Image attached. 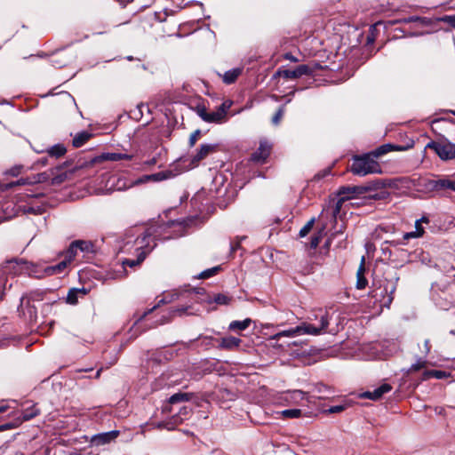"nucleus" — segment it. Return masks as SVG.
I'll list each match as a JSON object with an SVG mask.
<instances>
[{
  "mask_svg": "<svg viewBox=\"0 0 455 455\" xmlns=\"http://www.w3.org/2000/svg\"><path fill=\"white\" fill-rule=\"evenodd\" d=\"M16 427H17V425L13 424V423L3 424V425H0V431H4V430H7V429H12V428H14Z\"/></svg>",
  "mask_w": 455,
  "mask_h": 455,
  "instance_id": "57",
  "label": "nucleus"
},
{
  "mask_svg": "<svg viewBox=\"0 0 455 455\" xmlns=\"http://www.w3.org/2000/svg\"><path fill=\"white\" fill-rule=\"evenodd\" d=\"M85 295L86 290L85 289H76L73 288L70 289L68 292L66 302L70 305H76L78 302V295Z\"/></svg>",
  "mask_w": 455,
  "mask_h": 455,
  "instance_id": "22",
  "label": "nucleus"
},
{
  "mask_svg": "<svg viewBox=\"0 0 455 455\" xmlns=\"http://www.w3.org/2000/svg\"><path fill=\"white\" fill-rule=\"evenodd\" d=\"M315 219L312 218L310 220L307 222V224L299 230V236L304 237L306 236L313 228L315 224Z\"/></svg>",
  "mask_w": 455,
  "mask_h": 455,
  "instance_id": "42",
  "label": "nucleus"
},
{
  "mask_svg": "<svg viewBox=\"0 0 455 455\" xmlns=\"http://www.w3.org/2000/svg\"><path fill=\"white\" fill-rule=\"evenodd\" d=\"M288 398L296 403H299L304 400H307V393L301 390H292L288 392Z\"/></svg>",
  "mask_w": 455,
  "mask_h": 455,
  "instance_id": "31",
  "label": "nucleus"
},
{
  "mask_svg": "<svg viewBox=\"0 0 455 455\" xmlns=\"http://www.w3.org/2000/svg\"><path fill=\"white\" fill-rule=\"evenodd\" d=\"M272 144L266 139L260 140L258 149L251 156V161L256 164H264L270 156Z\"/></svg>",
  "mask_w": 455,
  "mask_h": 455,
  "instance_id": "8",
  "label": "nucleus"
},
{
  "mask_svg": "<svg viewBox=\"0 0 455 455\" xmlns=\"http://www.w3.org/2000/svg\"><path fill=\"white\" fill-rule=\"evenodd\" d=\"M318 68V65L302 64L296 67L294 69H279L276 75L287 79H297L302 76H311Z\"/></svg>",
  "mask_w": 455,
  "mask_h": 455,
  "instance_id": "5",
  "label": "nucleus"
},
{
  "mask_svg": "<svg viewBox=\"0 0 455 455\" xmlns=\"http://www.w3.org/2000/svg\"><path fill=\"white\" fill-rule=\"evenodd\" d=\"M133 158L132 155L122 154V153H103L98 156L92 158L89 162L90 166H93L97 164L105 162V161H112L117 162L122 160L130 161Z\"/></svg>",
  "mask_w": 455,
  "mask_h": 455,
  "instance_id": "9",
  "label": "nucleus"
},
{
  "mask_svg": "<svg viewBox=\"0 0 455 455\" xmlns=\"http://www.w3.org/2000/svg\"><path fill=\"white\" fill-rule=\"evenodd\" d=\"M331 169L330 167L326 168V169L317 172L315 175L314 179L316 180H319L324 178L325 176L329 175L331 173Z\"/></svg>",
  "mask_w": 455,
  "mask_h": 455,
  "instance_id": "49",
  "label": "nucleus"
},
{
  "mask_svg": "<svg viewBox=\"0 0 455 455\" xmlns=\"http://www.w3.org/2000/svg\"><path fill=\"white\" fill-rule=\"evenodd\" d=\"M242 72H243V68H235L228 70L222 76V80L225 84H231L238 78L239 76H241Z\"/></svg>",
  "mask_w": 455,
  "mask_h": 455,
  "instance_id": "21",
  "label": "nucleus"
},
{
  "mask_svg": "<svg viewBox=\"0 0 455 455\" xmlns=\"http://www.w3.org/2000/svg\"><path fill=\"white\" fill-rule=\"evenodd\" d=\"M419 237H421V236L418 235L415 230L411 231V232H406L403 235V238L405 241L412 239V238H419Z\"/></svg>",
  "mask_w": 455,
  "mask_h": 455,
  "instance_id": "51",
  "label": "nucleus"
},
{
  "mask_svg": "<svg viewBox=\"0 0 455 455\" xmlns=\"http://www.w3.org/2000/svg\"><path fill=\"white\" fill-rule=\"evenodd\" d=\"M392 390V386L388 383H384L379 387L375 388L373 391H367L363 394V397L377 401L380 399L383 395L390 392Z\"/></svg>",
  "mask_w": 455,
  "mask_h": 455,
  "instance_id": "13",
  "label": "nucleus"
},
{
  "mask_svg": "<svg viewBox=\"0 0 455 455\" xmlns=\"http://www.w3.org/2000/svg\"><path fill=\"white\" fill-rule=\"evenodd\" d=\"M329 325V314L328 312H322L320 315V324L315 326L312 323H302L300 325H298L294 328H291L289 330L279 331L270 337L271 340H278L282 337L293 338L302 334H309V335H319L323 331H325Z\"/></svg>",
  "mask_w": 455,
  "mask_h": 455,
  "instance_id": "1",
  "label": "nucleus"
},
{
  "mask_svg": "<svg viewBox=\"0 0 455 455\" xmlns=\"http://www.w3.org/2000/svg\"><path fill=\"white\" fill-rule=\"evenodd\" d=\"M314 271V266L313 264H307V266H305L301 270L300 272L303 274V275H309L311 273H313Z\"/></svg>",
  "mask_w": 455,
  "mask_h": 455,
  "instance_id": "53",
  "label": "nucleus"
},
{
  "mask_svg": "<svg viewBox=\"0 0 455 455\" xmlns=\"http://www.w3.org/2000/svg\"><path fill=\"white\" fill-rule=\"evenodd\" d=\"M363 191H366V188L363 187H341L339 189V195L362 193Z\"/></svg>",
  "mask_w": 455,
  "mask_h": 455,
  "instance_id": "38",
  "label": "nucleus"
},
{
  "mask_svg": "<svg viewBox=\"0 0 455 455\" xmlns=\"http://www.w3.org/2000/svg\"><path fill=\"white\" fill-rule=\"evenodd\" d=\"M93 134L87 131H83L75 135L72 140V145L75 148H80L84 146L90 139H92Z\"/></svg>",
  "mask_w": 455,
  "mask_h": 455,
  "instance_id": "18",
  "label": "nucleus"
},
{
  "mask_svg": "<svg viewBox=\"0 0 455 455\" xmlns=\"http://www.w3.org/2000/svg\"><path fill=\"white\" fill-rule=\"evenodd\" d=\"M392 24L397 23H418L419 25L425 27L432 24V21L429 18L420 17V16H410L408 18H403L400 20H395L391 22Z\"/></svg>",
  "mask_w": 455,
  "mask_h": 455,
  "instance_id": "16",
  "label": "nucleus"
},
{
  "mask_svg": "<svg viewBox=\"0 0 455 455\" xmlns=\"http://www.w3.org/2000/svg\"><path fill=\"white\" fill-rule=\"evenodd\" d=\"M120 432L112 430L109 432L100 433L94 435L91 438V443L94 446H101L115 441L119 435Z\"/></svg>",
  "mask_w": 455,
  "mask_h": 455,
  "instance_id": "11",
  "label": "nucleus"
},
{
  "mask_svg": "<svg viewBox=\"0 0 455 455\" xmlns=\"http://www.w3.org/2000/svg\"><path fill=\"white\" fill-rule=\"evenodd\" d=\"M149 176H150V174L142 176V177L138 180V183H144V182H147V181H151V179H149V178H148Z\"/></svg>",
  "mask_w": 455,
  "mask_h": 455,
  "instance_id": "60",
  "label": "nucleus"
},
{
  "mask_svg": "<svg viewBox=\"0 0 455 455\" xmlns=\"http://www.w3.org/2000/svg\"><path fill=\"white\" fill-rule=\"evenodd\" d=\"M189 399H190V395L189 394L180 392V393H176V394L172 395L169 398V403L171 404H175V403H179L188 401Z\"/></svg>",
  "mask_w": 455,
  "mask_h": 455,
  "instance_id": "35",
  "label": "nucleus"
},
{
  "mask_svg": "<svg viewBox=\"0 0 455 455\" xmlns=\"http://www.w3.org/2000/svg\"><path fill=\"white\" fill-rule=\"evenodd\" d=\"M77 251V247H73L72 242L66 252V259L70 262L76 257Z\"/></svg>",
  "mask_w": 455,
  "mask_h": 455,
  "instance_id": "44",
  "label": "nucleus"
},
{
  "mask_svg": "<svg viewBox=\"0 0 455 455\" xmlns=\"http://www.w3.org/2000/svg\"><path fill=\"white\" fill-rule=\"evenodd\" d=\"M339 212V206L337 204L335 209L331 213V219L336 222L337 221V214Z\"/></svg>",
  "mask_w": 455,
  "mask_h": 455,
  "instance_id": "58",
  "label": "nucleus"
},
{
  "mask_svg": "<svg viewBox=\"0 0 455 455\" xmlns=\"http://www.w3.org/2000/svg\"><path fill=\"white\" fill-rule=\"evenodd\" d=\"M174 176H175V173L172 171L167 170V171L159 172L156 173L150 174V176L148 178L151 179V181L157 182V181H162V180H165L173 178Z\"/></svg>",
  "mask_w": 455,
  "mask_h": 455,
  "instance_id": "24",
  "label": "nucleus"
},
{
  "mask_svg": "<svg viewBox=\"0 0 455 455\" xmlns=\"http://www.w3.org/2000/svg\"><path fill=\"white\" fill-rule=\"evenodd\" d=\"M350 171L358 176L382 172L379 164L375 160L371 152L363 156H355L353 158Z\"/></svg>",
  "mask_w": 455,
  "mask_h": 455,
  "instance_id": "2",
  "label": "nucleus"
},
{
  "mask_svg": "<svg viewBox=\"0 0 455 455\" xmlns=\"http://www.w3.org/2000/svg\"><path fill=\"white\" fill-rule=\"evenodd\" d=\"M39 413H40L39 409L36 408V406L35 404L31 405L30 407H28L23 410L22 414H21L22 421L30 420V419H34L35 417H36Z\"/></svg>",
  "mask_w": 455,
  "mask_h": 455,
  "instance_id": "28",
  "label": "nucleus"
},
{
  "mask_svg": "<svg viewBox=\"0 0 455 455\" xmlns=\"http://www.w3.org/2000/svg\"><path fill=\"white\" fill-rule=\"evenodd\" d=\"M285 60H290L291 61H297V59L293 57L291 53H286L284 56Z\"/></svg>",
  "mask_w": 455,
  "mask_h": 455,
  "instance_id": "63",
  "label": "nucleus"
},
{
  "mask_svg": "<svg viewBox=\"0 0 455 455\" xmlns=\"http://www.w3.org/2000/svg\"><path fill=\"white\" fill-rule=\"evenodd\" d=\"M4 295V292L3 282L0 281V301L3 299Z\"/></svg>",
  "mask_w": 455,
  "mask_h": 455,
  "instance_id": "64",
  "label": "nucleus"
},
{
  "mask_svg": "<svg viewBox=\"0 0 455 455\" xmlns=\"http://www.w3.org/2000/svg\"><path fill=\"white\" fill-rule=\"evenodd\" d=\"M426 148L435 151V153L443 161L455 160V144L448 140L445 141H429Z\"/></svg>",
  "mask_w": 455,
  "mask_h": 455,
  "instance_id": "4",
  "label": "nucleus"
},
{
  "mask_svg": "<svg viewBox=\"0 0 455 455\" xmlns=\"http://www.w3.org/2000/svg\"><path fill=\"white\" fill-rule=\"evenodd\" d=\"M398 279H399V278H398V277H396V278H395V282H392V283H390V285H389V284H387V285L384 287V291H385V292L387 294V300H385V302H384V303H385V305H386V306H387V307L392 303V301H393V299H394V296H393V294H394V292H395V290H396V283H397Z\"/></svg>",
  "mask_w": 455,
  "mask_h": 455,
  "instance_id": "27",
  "label": "nucleus"
},
{
  "mask_svg": "<svg viewBox=\"0 0 455 455\" xmlns=\"http://www.w3.org/2000/svg\"><path fill=\"white\" fill-rule=\"evenodd\" d=\"M66 152L67 148L63 144H56L47 150L49 156L55 158H60L66 154Z\"/></svg>",
  "mask_w": 455,
  "mask_h": 455,
  "instance_id": "25",
  "label": "nucleus"
},
{
  "mask_svg": "<svg viewBox=\"0 0 455 455\" xmlns=\"http://www.w3.org/2000/svg\"><path fill=\"white\" fill-rule=\"evenodd\" d=\"M20 170H21V167L20 166H15L13 168H12L10 171H9V173L12 176H17L20 173Z\"/></svg>",
  "mask_w": 455,
  "mask_h": 455,
  "instance_id": "59",
  "label": "nucleus"
},
{
  "mask_svg": "<svg viewBox=\"0 0 455 455\" xmlns=\"http://www.w3.org/2000/svg\"><path fill=\"white\" fill-rule=\"evenodd\" d=\"M415 231H416L417 235H420L421 237L425 234V230H424V228L422 227V224H420L419 221H417V220L415 222Z\"/></svg>",
  "mask_w": 455,
  "mask_h": 455,
  "instance_id": "52",
  "label": "nucleus"
},
{
  "mask_svg": "<svg viewBox=\"0 0 455 455\" xmlns=\"http://www.w3.org/2000/svg\"><path fill=\"white\" fill-rule=\"evenodd\" d=\"M147 257V251H140L138 253V257L136 259H126L123 261L124 266H129L130 267H134L140 265Z\"/></svg>",
  "mask_w": 455,
  "mask_h": 455,
  "instance_id": "33",
  "label": "nucleus"
},
{
  "mask_svg": "<svg viewBox=\"0 0 455 455\" xmlns=\"http://www.w3.org/2000/svg\"><path fill=\"white\" fill-rule=\"evenodd\" d=\"M230 108V104L223 102L215 111L208 113L204 106H197V115L206 123L221 124L226 120L228 109Z\"/></svg>",
  "mask_w": 455,
  "mask_h": 455,
  "instance_id": "3",
  "label": "nucleus"
},
{
  "mask_svg": "<svg viewBox=\"0 0 455 455\" xmlns=\"http://www.w3.org/2000/svg\"><path fill=\"white\" fill-rule=\"evenodd\" d=\"M444 188L446 190H451L455 192V180L444 178Z\"/></svg>",
  "mask_w": 455,
  "mask_h": 455,
  "instance_id": "48",
  "label": "nucleus"
},
{
  "mask_svg": "<svg viewBox=\"0 0 455 455\" xmlns=\"http://www.w3.org/2000/svg\"><path fill=\"white\" fill-rule=\"evenodd\" d=\"M444 185V178L437 180L423 179L421 181V186L427 191H445Z\"/></svg>",
  "mask_w": 455,
  "mask_h": 455,
  "instance_id": "14",
  "label": "nucleus"
},
{
  "mask_svg": "<svg viewBox=\"0 0 455 455\" xmlns=\"http://www.w3.org/2000/svg\"><path fill=\"white\" fill-rule=\"evenodd\" d=\"M365 267H364V257L362 258L361 264L356 273V288L359 290H363L367 286V279L364 276Z\"/></svg>",
  "mask_w": 455,
  "mask_h": 455,
  "instance_id": "20",
  "label": "nucleus"
},
{
  "mask_svg": "<svg viewBox=\"0 0 455 455\" xmlns=\"http://www.w3.org/2000/svg\"><path fill=\"white\" fill-rule=\"evenodd\" d=\"M68 263V259H65L54 266L48 267L45 268V273L49 275L60 274L67 267Z\"/></svg>",
  "mask_w": 455,
  "mask_h": 455,
  "instance_id": "29",
  "label": "nucleus"
},
{
  "mask_svg": "<svg viewBox=\"0 0 455 455\" xmlns=\"http://www.w3.org/2000/svg\"><path fill=\"white\" fill-rule=\"evenodd\" d=\"M151 242H153V231L151 228H147L141 235H139L134 241L136 251L139 252L147 251L148 255L156 246V243L151 245Z\"/></svg>",
  "mask_w": 455,
  "mask_h": 455,
  "instance_id": "6",
  "label": "nucleus"
},
{
  "mask_svg": "<svg viewBox=\"0 0 455 455\" xmlns=\"http://www.w3.org/2000/svg\"><path fill=\"white\" fill-rule=\"evenodd\" d=\"M165 300L164 299H160L156 305H155L150 309L145 311L139 318L136 320L134 326L139 325L143 320L147 318V316L156 311L161 305L165 304Z\"/></svg>",
  "mask_w": 455,
  "mask_h": 455,
  "instance_id": "34",
  "label": "nucleus"
},
{
  "mask_svg": "<svg viewBox=\"0 0 455 455\" xmlns=\"http://www.w3.org/2000/svg\"><path fill=\"white\" fill-rule=\"evenodd\" d=\"M443 20L447 21L452 28H455V14L445 16Z\"/></svg>",
  "mask_w": 455,
  "mask_h": 455,
  "instance_id": "55",
  "label": "nucleus"
},
{
  "mask_svg": "<svg viewBox=\"0 0 455 455\" xmlns=\"http://www.w3.org/2000/svg\"><path fill=\"white\" fill-rule=\"evenodd\" d=\"M201 136V131L200 130H196L189 137V140H188V144H189V147H194L195 144L196 143V141L198 140V139L200 138Z\"/></svg>",
  "mask_w": 455,
  "mask_h": 455,
  "instance_id": "47",
  "label": "nucleus"
},
{
  "mask_svg": "<svg viewBox=\"0 0 455 455\" xmlns=\"http://www.w3.org/2000/svg\"><path fill=\"white\" fill-rule=\"evenodd\" d=\"M218 348L233 351L240 347L242 339L236 337L228 336L218 339Z\"/></svg>",
  "mask_w": 455,
  "mask_h": 455,
  "instance_id": "12",
  "label": "nucleus"
},
{
  "mask_svg": "<svg viewBox=\"0 0 455 455\" xmlns=\"http://www.w3.org/2000/svg\"><path fill=\"white\" fill-rule=\"evenodd\" d=\"M327 228L326 224H323L321 228L317 231L315 235H314L311 237L309 245L311 249H315L318 245L320 241L322 240L323 236L325 235V229Z\"/></svg>",
  "mask_w": 455,
  "mask_h": 455,
  "instance_id": "26",
  "label": "nucleus"
},
{
  "mask_svg": "<svg viewBox=\"0 0 455 455\" xmlns=\"http://www.w3.org/2000/svg\"><path fill=\"white\" fill-rule=\"evenodd\" d=\"M285 108L284 106H281L278 110L275 112L274 116L272 117V124L275 125H278L284 115Z\"/></svg>",
  "mask_w": 455,
  "mask_h": 455,
  "instance_id": "43",
  "label": "nucleus"
},
{
  "mask_svg": "<svg viewBox=\"0 0 455 455\" xmlns=\"http://www.w3.org/2000/svg\"><path fill=\"white\" fill-rule=\"evenodd\" d=\"M451 375L450 372L441 370H426L422 374V380H427L431 378L437 379H446Z\"/></svg>",
  "mask_w": 455,
  "mask_h": 455,
  "instance_id": "19",
  "label": "nucleus"
},
{
  "mask_svg": "<svg viewBox=\"0 0 455 455\" xmlns=\"http://www.w3.org/2000/svg\"><path fill=\"white\" fill-rule=\"evenodd\" d=\"M213 301L219 305H228L233 301V297L225 293H218L214 296Z\"/></svg>",
  "mask_w": 455,
  "mask_h": 455,
  "instance_id": "36",
  "label": "nucleus"
},
{
  "mask_svg": "<svg viewBox=\"0 0 455 455\" xmlns=\"http://www.w3.org/2000/svg\"><path fill=\"white\" fill-rule=\"evenodd\" d=\"M57 173L53 172L51 179L52 185H60L68 179V173L61 169H56Z\"/></svg>",
  "mask_w": 455,
  "mask_h": 455,
  "instance_id": "30",
  "label": "nucleus"
},
{
  "mask_svg": "<svg viewBox=\"0 0 455 455\" xmlns=\"http://www.w3.org/2000/svg\"><path fill=\"white\" fill-rule=\"evenodd\" d=\"M375 27H376V25H373V26H371V28H370L369 34L367 35V37H366L367 44H372L376 39V35H375L376 28Z\"/></svg>",
  "mask_w": 455,
  "mask_h": 455,
  "instance_id": "45",
  "label": "nucleus"
},
{
  "mask_svg": "<svg viewBox=\"0 0 455 455\" xmlns=\"http://www.w3.org/2000/svg\"><path fill=\"white\" fill-rule=\"evenodd\" d=\"M221 269L220 266H216L212 268H208L199 274V278L207 279L217 275Z\"/></svg>",
  "mask_w": 455,
  "mask_h": 455,
  "instance_id": "39",
  "label": "nucleus"
},
{
  "mask_svg": "<svg viewBox=\"0 0 455 455\" xmlns=\"http://www.w3.org/2000/svg\"><path fill=\"white\" fill-rule=\"evenodd\" d=\"M218 144H202L192 156L191 163L197 165L202 160L205 159L209 155L218 151Z\"/></svg>",
  "mask_w": 455,
  "mask_h": 455,
  "instance_id": "10",
  "label": "nucleus"
},
{
  "mask_svg": "<svg viewBox=\"0 0 455 455\" xmlns=\"http://www.w3.org/2000/svg\"><path fill=\"white\" fill-rule=\"evenodd\" d=\"M246 237L245 236H241V237H236V240L235 241H232L230 243V250H231V252H234L236 250L240 249L241 248V242L245 239Z\"/></svg>",
  "mask_w": 455,
  "mask_h": 455,
  "instance_id": "46",
  "label": "nucleus"
},
{
  "mask_svg": "<svg viewBox=\"0 0 455 455\" xmlns=\"http://www.w3.org/2000/svg\"><path fill=\"white\" fill-rule=\"evenodd\" d=\"M218 397L225 400L233 401L236 398L235 393L232 392L228 388L221 387L218 390L217 393Z\"/></svg>",
  "mask_w": 455,
  "mask_h": 455,
  "instance_id": "37",
  "label": "nucleus"
},
{
  "mask_svg": "<svg viewBox=\"0 0 455 455\" xmlns=\"http://www.w3.org/2000/svg\"><path fill=\"white\" fill-rule=\"evenodd\" d=\"M73 247H77V250L84 252H91L92 251L93 244L90 241L76 240L73 242Z\"/></svg>",
  "mask_w": 455,
  "mask_h": 455,
  "instance_id": "32",
  "label": "nucleus"
},
{
  "mask_svg": "<svg viewBox=\"0 0 455 455\" xmlns=\"http://www.w3.org/2000/svg\"><path fill=\"white\" fill-rule=\"evenodd\" d=\"M25 212L27 213H33V214H41L42 213V209L41 207H28L26 210H25Z\"/></svg>",
  "mask_w": 455,
  "mask_h": 455,
  "instance_id": "54",
  "label": "nucleus"
},
{
  "mask_svg": "<svg viewBox=\"0 0 455 455\" xmlns=\"http://www.w3.org/2000/svg\"><path fill=\"white\" fill-rule=\"evenodd\" d=\"M431 351V344L429 339L424 341V351L425 355H427Z\"/></svg>",
  "mask_w": 455,
  "mask_h": 455,
  "instance_id": "56",
  "label": "nucleus"
},
{
  "mask_svg": "<svg viewBox=\"0 0 455 455\" xmlns=\"http://www.w3.org/2000/svg\"><path fill=\"white\" fill-rule=\"evenodd\" d=\"M282 415L289 419H296L300 417L301 411L299 409H287L282 411Z\"/></svg>",
  "mask_w": 455,
  "mask_h": 455,
  "instance_id": "41",
  "label": "nucleus"
},
{
  "mask_svg": "<svg viewBox=\"0 0 455 455\" xmlns=\"http://www.w3.org/2000/svg\"><path fill=\"white\" fill-rule=\"evenodd\" d=\"M181 312H183V309H180V308H172L171 309L168 313L166 314H163L160 318L156 319V321H154L150 325H148V327H147V329L148 328H153V327H156L158 325H161V324H164L166 323H169L171 321V318L172 316H174L176 314H181ZM146 328L143 330L145 331Z\"/></svg>",
  "mask_w": 455,
  "mask_h": 455,
  "instance_id": "17",
  "label": "nucleus"
},
{
  "mask_svg": "<svg viewBox=\"0 0 455 455\" xmlns=\"http://www.w3.org/2000/svg\"><path fill=\"white\" fill-rule=\"evenodd\" d=\"M52 175H53V171L51 172H44L34 175L31 179H20L18 181V184L25 185V184H33V183H43L51 180Z\"/></svg>",
  "mask_w": 455,
  "mask_h": 455,
  "instance_id": "15",
  "label": "nucleus"
},
{
  "mask_svg": "<svg viewBox=\"0 0 455 455\" xmlns=\"http://www.w3.org/2000/svg\"><path fill=\"white\" fill-rule=\"evenodd\" d=\"M417 221H419L420 224H422V223L427 224V223H429V219L427 217H426V216H423L419 220H418Z\"/></svg>",
  "mask_w": 455,
  "mask_h": 455,
  "instance_id": "62",
  "label": "nucleus"
},
{
  "mask_svg": "<svg viewBox=\"0 0 455 455\" xmlns=\"http://www.w3.org/2000/svg\"><path fill=\"white\" fill-rule=\"evenodd\" d=\"M427 360L419 359L415 363L411 365V367L407 370V373L411 374L421 369H424L427 366Z\"/></svg>",
  "mask_w": 455,
  "mask_h": 455,
  "instance_id": "40",
  "label": "nucleus"
},
{
  "mask_svg": "<svg viewBox=\"0 0 455 455\" xmlns=\"http://www.w3.org/2000/svg\"><path fill=\"white\" fill-rule=\"evenodd\" d=\"M251 323L250 318H246L243 321H232L229 323L228 329L230 331H244L246 330Z\"/></svg>",
  "mask_w": 455,
  "mask_h": 455,
  "instance_id": "23",
  "label": "nucleus"
},
{
  "mask_svg": "<svg viewBox=\"0 0 455 455\" xmlns=\"http://www.w3.org/2000/svg\"><path fill=\"white\" fill-rule=\"evenodd\" d=\"M414 140H409L405 145H394V144H384L377 148L375 150L371 151V155L374 156V158H378L379 156H382L386 155L387 153L390 151H405L408 149H411L414 147Z\"/></svg>",
  "mask_w": 455,
  "mask_h": 455,
  "instance_id": "7",
  "label": "nucleus"
},
{
  "mask_svg": "<svg viewBox=\"0 0 455 455\" xmlns=\"http://www.w3.org/2000/svg\"><path fill=\"white\" fill-rule=\"evenodd\" d=\"M7 263H8V264L16 263V264H18V265H19V264H25V263H26V261H25V260H23V259H14L9 260Z\"/></svg>",
  "mask_w": 455,
  "mask_h": 455,
  "instance_id": "61",
  "label": "nucleus"
},
{
  "mask_svg": "<svg viewBox=\"0 0 455 455\" xmlns=\"http://www.w3.org/2000/svg\"><path fill=\"white\" fill-rule=\"evenodd\" d=\"M345 410V406L344 405H335V406H331L330 407L327 411L329 413H339L341 411H343Z\"/></svg>",
  "mask_w": 455,
  "mask_h": 455,
  "instance_id": "50",
  "label": "nucleus"
}]
</instances>
